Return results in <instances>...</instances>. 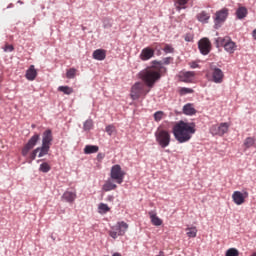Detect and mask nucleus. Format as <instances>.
I'll return each mask as SVG.
<instances>
[{"label": "nucleus", "instance_id": "obj_25", "mask_svg": "<svg viewBox=\"0 0 256 256\" xmlns=\"http://www.w3.org/2000/svg\"><path fill=\"white\" fill-rule=\"evenodd\" d=\"M174 3L177 11H181V9H187L189 0H174Z\"/></svg>", "mask_w": 256, "mask_h": 256}, {"label": "nucleus", "instance_id": "obj_38", "mask_svg": "<svg viewBox=\"0 0 256 256\" xmlns=\"http://www.w3.org/2000/svg\"><path fill=\"white\" fill-rule=\"evenodd\" d=\"M163 51L165 53H173V51H175V49L173 48V46L166 44L165 47L163 48Z\"/></svg>", "mask_w": 256, "mask_h": 256}, {"label": "nucleus", "instance_id": "obj_10", "mask_svg": "<svg viewBox=\"0 0 256 256\" xmlns=\"http://www.w3.org/2000/svg\"><path fill=\"white\" fill-rule=\"evenodd\" d=\"M39 139H41V135L39 134H34L28 142L24 145L22 148V155L23 157H27L29 155V152L39 143Z\"/></svg>", "mask_w": 256, "mask_h": 256}, {"label": "nucleus", "instance_id": "obj_8", "mask_svg": "<svg viewBox=\"0 0 256 256\" xmlns=\"http://www.w3.org/2000/svg\"><path fill=\"white\" fill-rule=\"evenodd\" d=\"M110 177L113 181L118 183V185H121V183H123V180L125 179V171L121 169V165L116 164L112 166L110 171Z\"/></svg>", "mask_w": 256, "mask_h": 256}, {"label": "nucleus", "instance_id": "obj_46", "mask_svg": "<svg viewBox=\"0 0 256 256\" xmlns=\"http://www.w3.org/2000/svg\"><path fill=\"white\" fill-rule=\"evenodd\" d=\"M112 256H123L121 253L115 252Z\"/></svg>", "mask_w": 256, "mask_h": 256}, {"label": "nucleus", "instance_id": "obj_39", "mask_svg": "<svg viewBox=\"0 0 256 256\" xmlns=\"http://www.w3.org/2000/svg\"><path fill=\"white\" fill-rule=\"evenodd\" d=\"M115 131V126L113 125H108L106 126V133L108 135H113V132Z\"/></svg>", "mask_w": 256, "mask_h": 256}, {"label": "nucleus", "instance_id": "obj_6", "mask_svg": "<svg viewBox=\"0 0 256 256\" xmlns=\"http://www.w3.org/2000/svg\"><path fill=\"white\" fill-rule=\"evenodd\" d=\"M127 229H129V224L125 221H120L117 222L115 226L111 227L109 235L112 239H117V237H123V235L127 233Z\"/></svg>", "mask_w": 256, "mask_h": 256}, {"label": "nucleus", "instance_id": "obj_23", "mask_svg": "<svg viewBox=\"0 0 256 256\" xmlns=\"http://www.w3.org/2000/svg\"><path fill=\"white\" fill-rule=\"evenodd\" d=\"M149 216L151 219V223L154 224L156 227H159L163 225V220L157 216V214H154L153 212H149Z\"/></svg>", "mask_w": 256, "mask_h": 256}, {"label": "nucleus", "instance_id": "obj_16", "mask_svg": "<svg viewBox=\"0 0 256 256\" xmlns=\"http://www.w3.org/2000/svg\"><path fill=\"white\" fill-rule=\"evenodd\" d=\"M232 199L236 205H243L245 203V196L241 191H234Z\"/></svg>", "mask_w": 256, "mask_h": 256}, {"label": "nucleus", "instance_id": "obj_7", "mask_svg": "<svg viewBox=\"0 0 256 256\" xmlns=\"http://www.w3.org/2000/svg\"><path fill=\"white\" fill-rule=\"evenodd\" d=\"M227 17H229V9L222 8L221 10L215 13L214 17V29H220V27L227 21Z\"/></svg>", "mask_w": 256, "mask_h": 256}, {"label": "nucleus", "instance_id": "obj_26", "mask_svg": "<svg viewBox=\"0 0 256 256\" xmlns=\"http://www.w3.org/2000/svg\"><path fill=\"white\" fill-rule=\"evenodd\" d=\"M38 151V157H45V155H47V153H49V149H51V146H47L45 144H42L41 147H37L36 148Z\"/></svg>", "mask_w": 256, "mask_h": 256}, {"label": "nucleus", "instance_id": "obj_43", "mask_svg": "<svg viewBox=\"0 0 256 256\" xmlns=\"http://www.w3.org/2000/svg\"><path fill=\"white\" fill-rule=\"evenodd\" d=\"M189 66L191 67V69H197L199 67V64L193 61L189 63Z\"/></svg>", "mask_w": 256, "mask_h": 256}, {"label": "nucleus", "instance_id": "obj_22", "mask_svg": "<svg viewBox=\"0 0 256 256\" xmlns=\"http://www.w3.org/2000/svg\"><path fill=\"white\" fill-rule=\"evenodd\" d=\"M249 11L247 10V8L245 6H240L237 10H236V17L237 19H245V17H247Z\"/></svg>", "mask_w": 256, "mask_h": 256}, {"label": "nucleus", "instance_id": "obj_40", "mask_svg": "<svg viewBox=\"0 0 256 256\" xmlns=\"http://www.w3.org/2000/svg\"><path fill=\"white\" fill-rule=\"evenodd\" d=\"M39 153V151L36 149H34L31 153H30V160L31 161H35V157H37V154Z\"/></svg>", "mask_w": 256, "mask_h": 256}, {"label": "nucleus", "instance_id": "obj_2", "mask_svg": "<svg viewBox=\"0 0 256 256\" xmlns=\"http://www.w3.org/2000/svg\"><path fill=\"white\" fill-rule=\"evenodd\" d=\"M156 64L152 67H148L142 72H140V79L146 83L147 87H153L157 81L161 79L162 73H167V68L163 66V64L159 62H155Z\"/></svg>", "mask_w": 256, "mask_h": 256}, {"label": "nucleus", "instance_id": "obj_41", "mask_svg": "<svg viewBox=\"0 0 256 256\" xmlns=\"http://www.w3.org/2000/svg\"><path fill=\"white\" fill-rule=\"evenodd\" d=\"M14 47H13V45H9V44H6L5 45V47H4V51L7 53V52H9V53H11L12 51H14Z\"/></svg>", "mask_w": 256, "mask_h": 256}, {"label": "nucleus", "instance_id": "obj_24", "mask_svg": "<svg viewBox=\"0 0 256 256\" xmlns=\"http://www.w3.org/2000/svg\"><path fill=\"white\" fill-rule=\"evenodd\" d=\"M103 191H115V189H117V185L113 183L112 180H107L103 187H102Z\"/></svg>", "mask_w": 256, "mask_h": 256}, {"label": "nucleus", "instance_id": "obj_15", "mask_svg": "<svg viewBox=\"0 0 256 256\" xmlns=\"http://www.w3.org/2000/svg\"><path fill=\"white\" fill-rule=\"evenodd\" d=\"M53 143V132L51 129H48L43 132L42 134V145H47L48 147H51Z\"/></svg>", "mask_w": 256, "mask_h": 256}, {"label": "nucleus", "instance_id": "obj_11", "mask_svg": "<svg viewBox=\"0 0 256 256\" xmlns=\"http://www.w3.org/2000/svg\"><path fill=\"white\" fill-rule=\"evenodd\" d=\"M198 49L202 55H209L211 52V41L208 38H203L198 42Z\"/></svg>", "mask_w": 256, "mask_h": 256}, {"label": "nucleus", "instance_id": "obj_45", "mask_svg": "<svg viewBox=\"0 0 256 256\" xmlns=\"http://www.w3.org/2000/svg\"><path fill=\"white\" fill-rule=\"evenodd\" d=\"M252 37H253V39H255V41H256V29L253 30V32H252Z\"/></svg>", "mask_w": 256, "mask_h": 256}, {"label": "nucleus", "instance_id": "obj_37", "mask_svg": "<svg viewBox=\"0 0 256 256\" xmlns=\"http://www.w3.org/2000/svg\"><path fill=\"white\" fill-rule=\"evenodd\" d=\"M226 256H239V250L236 248H230L226 251Z\"/></svg>", "mask_w": 256, "mask_h": 256}, {"label": "nucleus", "instance_id": "obj_32", "mask_svg": "<svg viewBox=\"0 0 256 256\" xmlns=\"http://www.w3.org/2000/svg\"><path fill=\"white\" fill-rule=\"evenodd\" d=\"M77 75V69L70 68L66 72L67 79H75V76Z\"/></svg>", "mask_w": 256, "mask_h": 256}, {"label": "nucleus", "instance_id": "obj_21", "mask_svg": "<svg viewBox=\"0 0 256 256\" xmlns=\"http://www.w3.org/2000/svg\"><path fill=\"white\" fill-rule=\"evenodd\" d=\"M182 111L184 115H195V113H197L195 105H193L192 103L184 105Z\"/></svg>", "mask_w": 256, "mask_h": 256}, {"label": "nucleus", "instance_id": "obj_35", "mask_svg": "<svg viewBox=\"0 0 256 256\" xmlns=\"http://www.w3.org/2000/svg\"><path fill=\"white\" fill-rule=\"evenodd\" d=\"M165 117V112L163 111H157L154 114V120L159 123V121H161L163 118Z\"/></svg>", "mask_w": 256, "mask_h": 256}, {"label": "nucleus", "instance_id": "obj_30", "mask_svg": "<svg viewBox=\"0 0 256 256\" xmlns=\"http://www.w3.org/2000/svg\"><path fill=\"white\" fill-rule=\"evenodd\" d=\"M255 145V138L253 137H248L244 141V147L246 149H250V147H253Z\"/></svg>", "mask_w": 256, "mask_h": 256}, {"label": "nucleus", "instance_id": "obj_3", "mask_svg": "<svg viewBox=\"0 0 256 256\" xmlns=\"http://www.w3.org/2000/svg\"><path fill=\"white\" fill-rule=\"evenodd\" d=\"M216 46L217 47H224L225 51L230 55H233L237 51V44L231 40V37H218L216 39Z\"/></svg>", "mask_w": 256, "mask_h": 256}, {"label": "nucleus", "instance_id": "obj_5", "mask_svg": "<svg viewBox=\"0 0 256 256\" xmlns=\"http://www.w3.org/2000/svg\"><path fill=\"white\" fill-rule=\"evenodd\" d=\"M155 138L156 142L160 147H162V149H165V147H169V145H171V134L169 131L163 128L157 129L155 132Z\"/></svg>", "mask_w": 256, "mask_h": 256}, {"label": "nucleus", "instance_id": "obj_14", "mask_svg": "<svg viewBox=\"0 0 256 256\" xmlns=\"http://www.w3.org/2000/svg\"><path fill=\"white\" fill-rule=\"evenodd\" d=\"M179 79L183 83H193V79H195L194 71L181 72L179 74Z\"/></svg>", "mask_w": 256, "mask_h": 256}, {"label": "nucleus", "instance_id": "obj_17", "mask_svg": "<svg viewBox=\"0 0 256 256\" xmlns=\"http://www.w3.org/2000/svg\"><path fill=\"white\" fill-rule=\"evenodd\" d=\"M106 57L107 50L97 49L93 52V59H96V61H105Z\"/></svg>", "mask_w": 256, "mask_h": 256}, {"label": "nucleus", "instance_id": "obj_31", "mask_svg": "<svg viewBox=\"0 0 256 256\" xmlns=\"http://www.w3.org/2000/svg\"><path fill=\"white\" fill-rule=\"evenodd\" d=\"M191 93H194V90L192 88L182 87L179 89V95H181V97L189 95Z\"/></svg>", "mask_w": 256, "mask_h": 256}, {"label": "nucleus", "instance_id": "obj_33", "mask_svg": "<svg viewBox=\"0 0 256 256\" xmlns=\"http://www.w3.org/2000/svg\"><path fill=\"white\" fill-rule=\"evenodd\" d=\"M39 171H41L42 173H49L51 171V166L49 165V163L44 162L40 165Z\"/></svg>", "mask_w": 256, "mask_h": 256}, {"label": "nucleus", "instance_id": "obj_28", "mask_svg": "<svg viewBox=\"0 0 256 256\" xmlns=\"http://www.w3.org/2000/svg\"><path fill=\"white\" fill-rule=\"evenodd\" d=\"M186 235L190 239H195V237H197V227H195V226L187 227L186 228Z\"/></svg>", "mask_w": 256, "mask_h": 256}, {"label": "nucleus", "instance_id": "obj_18", "mask_svg": "<svg viewBox=\"0 0 256 256\" xmlns=\"http://www.w3.org/2000/svg\"><path fill=\"white\" fill-rule=\"evenodd\" d=\"M77 199V193L76 192H71V191H66L62 195V200L66 201V203H73Z\"/></svg>", "mask_w": 256, "mask_h": 256}, {"label": "nucleus", "instance_id": "obj_13", "mask_svg": "<svg viewBox=\"0 0 256 256\" xmlns=\"http://www.w3.org/2000/svg\"><path fill=\"white\" fill-rule=\"evenodd\" d=\"M154 56H155V50L152 49L151 47H146L142 49L139 57L141 61H149V59H152V57Z\"/></svg>", "mask_w": 256, "mask_h": 256}, {"label": "nucleus", "instance_id": "obj_47", "mask_svg": "<svg viewBox=\"0 0 256 256\" xmlns=\"http://www.w3.org/2000/svg\"><path fill=\"white\" fill-rule=\"evenodd\" d=\"M158 256H164V255H163V252H160V255H158Z\"/></svg>", "mask_w": 256, "mask_h": 256}, {"label": "nucleus", "instance_id": "obj_42", "mask_svg": "<svg viewBox=\"0 0 256 256\" xmlns=\"http://www.w3.org/2000/svg\"><path fill=\"white\" fill-rule=\"evenodd\" d=\"M185 41L191 42L193 41V34H186L184 37Z\"/></svg>", "mask_w": 256, "mask_h": 256}, {"label": "nucleus", "instance_id": "obj_19", "mask_svg": "<svg viewBox=\"0 0 256 256\" xmlns=\"http://www.w3.org/2000/svg\"><path fill=\"white\" fill-rule=\"evenodd\" d=\"M196 19L200 23H209V20L211 19V14H209L207 11H201L196 15Z\"/></svg>", "mask_w": 256, "mask_h": 256}, {"label": "nucleus", "instance_id": "obj_12", "mask_svg": "<svg viewBox=\"0 0 256 256\" xmlns=\"http://www.w3.org/2000/svg\"><path fill=\"white\" fill-rule=\"evenodd\" d=\"M211 77L213 83H223V79H225V74L220 68L211 67Z\"/></svg>", "mask_w": 256, "mask_h": 256}, {"label": "nucleus", "instance_id": "obj_27", "mask_svg": "<svg viewBox=\"0 0 256 256\" xmlns=\"http://www.w3.org/2000/svg\"><path fill=\"white\" fill-rule=\"evenodd\" d=\"M99 151V146L95 145H86L84 148L85 155H91L93 153H97Z\"/></svg>", "mask_w": 256, "mask_h": 256}, {"label": "nucleus", "instance_id": "obj_1", "mask_svg": "<svg viewBox=\"0 0 256 256\" xmlns=\"http://www.w3.org/2000/svg\"><path fill=\"white\" fill-rule=\"evenodd\" d=\"M194 122H185L183 120L177 122L173 126V135L178 143H187L191 141V137L195 135L197 129Z\"/></svg>", "mask_w": 256, "mask_h": 256}, {"label": "nucleus", "instance_id": "obj_4", "mask_svg": "<svg viewBox=\"0 0 256 256\" xmlns=\"http://www.w3.org/2000/svg\"><path fill=\"white\" fill-rule=\"evenodd\" d=\"M149 91H151V89L147 88L145 83L136 82L131 88L130 97L133 101H136V99H140V97H145Z\"/></svg>", "mask_w": 256, "mask_h": 256}, {"label": "nucleus", "instance_id": "obj_20", "mask_svg": "<svg viewBox=\"0 0 256 256\" xmlns=\"http://www.w3.org/2000/svg\"><path fill=\"white\" fill-rule=\"evenodd\" d=\"M37 77V70H35V66L31 65L29 69L26 71V79L28 81H35Z\"/></svg>", "mask_w": 256, "mask_h": 256}, {"label": "nucleus", "instance_id": "obj_36", "mask_svg": "<svg viewBox=\"0 0 256 256\" xmlns=\"http://www.w3.org/2000/svg\"><path fill=\"white\" fill-rule=\"evenodd\" d=\"M84 131H90V129H93V120H86L83 125Z\"/></svg>", "mask_w": 256, "mask_h": 256}, {"label": "nucleus", "instance_id": "obj_34", "mask_svg": "<svg viewBox=\"0 0 256 256\" xmlns=\"http://www.w3.org/2000/svg\"><path fill=\"white\" fill-rule=\"evenodd\" d=\"M99 213H109L111 211V208L105 203H100L98 206Z\"/></svg>", "mask_w": 256, "mask_h": 256}, {"label": "nucleus", "instance_id": "obj_44", "mask_svg": "<svg viewBox=\"0 0 256 256\" xmlns=\"http://www.w3.org/2000/svg\"><path fill=\"white\" fill-rule=\"evenodd\" d=\"M171 57L165 58L164 59V65H169L171 63Z\"/></svg>", "mask_w": 256, "mask_h": 256}, {"label": "nucleus", "instance_id": "obj_9", "mask_svg": "<svg viewBox=\"0 0 256 256\" xmlns=\"http://www.w3.org/2000/svg\"><path fill=\"white\" fill-rule=\"evenodd\" d=\"M229 127H231V124L227 122L212 125L210 128V133L212 135H218L219 137H223L225 133L229 132Z\"/></svg>", "mask_w": 256, "mask_h": 256}, {"label": "nucleus", "instance_id": "obj_29", "mask_svg": "<svg viewBox=\"0 0 256 256\" xmlns=\"http://www.w3.org/2000/svg\"><path fill=\"white\" fill-rule=\"evenodd\" d=\"M58 91L64 93V95H71L73 93V88L69 86H59Z\"/></svg>", "mask_w": 256, "mask_h": 256}]
</instances>
